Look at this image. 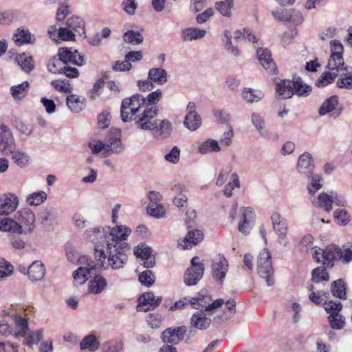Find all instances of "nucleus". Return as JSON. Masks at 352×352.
Here are the masks:
<instances>
[{
  "instance_id": "ea45409f",
  "label": "nucleus",
  "mask_w": 352,
  "mask_h": 352,
  "mask_svg": "<svg viewBox=\"0 0 352 352\" xmlns=\"http://www.w3.org/2000/svg\"><path fill=\"white\" fill-rule=\"evenodd\" d=\"M67 105L72 111L78 113L85 107V98L76 95H70L67 98Z\"/></svg>"
},
{
  "instance_id": "c9c22d12",
  "label": "nucleus",
  "mask_w": 352,
  "mask_h": 352,
  "mask_svg": "<svg viewBox=\"0 0 352 352\" xmlns=\"http://www.w3.org/2000/svg\"><path fill=\"white\" fill-rule=\"evenodd\" d=\"M148 78L152 82H155L158 85H164L167 80V73L165 69L162 68H151L148 71Z\"/></svg>"
},
{
  "instance_id": "7c9ffc66",
  "label": "nucleus",
  "mask_w": 352,
  "mask_h": 352,
  "mask_svg": "<svg viewBox=\"0 0 352 352\" xmlns=\"http://www.w3.org/2000/svg\"><path fill=\"white\" fill-rule=\"evenodd\" d=\"M206 31L197 28H188L181 32V38L184 42L192 41L204 38L206 35Z\"/></svg>"
},
{
  "instance_id": "6e6d98bb",
  "label": "nucleus",
  "mask_w": 352,
  "mask_h": 352,
  "mask_svg": "<svg viewBox=\"0 0 352 352\" xmlns=\"http://www.w3.org/2000/svg\"><path fill=\"white\" fill-rule=\"evenodd\" d=\"M234 3L228 2V1H220L215 3L216 10L223 16L230 18L232 16V9Z\"/></svg>"
},
{
  "instance_id": "dca6fc26",
  "label": "nucleus",
  "mask_w": 352,
  "mask_h": 352,
  "mask_svg": "<svg viewBox=\"0 0 352 352\" xmlns=\"http://www.w3.org/2000/svg\"><path fill=\"white\" fill-rule=\"evenodd\" d=\"M162 300V297H156L153 292L144 293L139 298L138 310L146 312L150 309H153L160 305Z\"/></svg>"
},
{
  "instance_id": "13d9d810",
  "label": "nucleus",
  "mask_w": 352,
  "mask_h": 352,
  "mask_svg": "<svg viewBox=\"0 0 352 352\" xmlns=\"http://www.w3.org/2000/svg\"><path fill=\"white\" fill-rule=\"evenodd\" d=\"M47 193L44 191L36 192L29 195L27 202L31 206H39L47 199Z\"/></svg>"
},
{
  "instance_id": "4c0bfd02",
  "label": "nucleus",
  "mask_w": 352,
  "mask_h": 352,
  "mask_svg": "<svg viewBox=\"0 0 352 352\" xmlns=\"http://www.w3.org/2000/svg\"><path fill=\"white\" fill-rule=\"evenodd\" d=\"M331 191L329 193H320L316 199L311 200L313 205L316 207L323 208L326 212L332 210V199Z\"/></svg>"
},
{
  "instance_id": "a18cd8bd",
  "label": "nucleus",
  "mask_w": 352,
  "mask_h": 352,
  "mask_svg": "<svg viewBox=\"0 0 352 352\" xmlns=\"http://www.w3.org/2000/svg\"><path fill=\"white\" fill-rule=\"evenodd\" d=\"M184 126L190 131L197 130L201 124V118L199 114L187 113L184 120Z\"/></svg>"
},
{
  "instance_id": "7ed1b4c3",
  "label": "nucleus",
  "mask_w": 352,
  "mask_h": 352,
  "mask_svg": "<svg viewBox=\"0 0 352 352\" xmlns=\"http://www.w3.org/2000/svg\"><path fill=\"white\" fill-rule=\"evenodd\" d=\"M94 255L96 261H91L85 256H83L78 259V262L80 263H87L86 267H78L73 274L74 280L78 284H83L85 283L88 280L89 276L91 277V274L96 269L104 267L106 256L104 254V249L101 245H96L95 247Z\"/></svg>"
},
{
  "instance_id": "4468645a",
  "label": "nucleus",
  "mask_w": 352,
  "mask_h": 352,
  "mask_svg": "<svg viewBox=\"0 0 352 352\" xmlns=\"http://www.w3.org/2000/svg\"><path fill=\"white\" fill-rule=\"evenodd\" d=\"M187 331L186 326H181L175 329L168 328L162 333V339L164 343L177 344L184 340Z\"/></svg>"
},
{
  "instance_id": "39448f33",
  "label": "nucleus",
  "mask_w": 352,
  "mask_h": 352,
  "mask_svg": "<svg viewBox=\"0 0 352 352\" xmlns=\"http://www.w3.org/2000/svg\"><path fill=\"white\" fill-rule=\"evenodd\" d=\"M114 133L111 131V134L105 142L100 140H93L89 143V147L92 149L93 153L103 152L104 156H109L113 153H120L122 151V144L120 138V132L115 129Z\"/></svg>"
},
{
  "instance_id": "3c124183",
  "label": "nucleus",
  "mask_w": 352,
  "mask_h": 352,
  "mask_svg": "<svg viewBox=\"0 0 352 352\" xmlns=\"http://www.w3.org/2000/svg\"><path fill=\"white\" fill-rule=\"evenodd\" d=\"M14 272L13 265L3 258H0V282L11 276Z\"/></svg>"
},
{
  "instance_id": "473e14b6",
  "label": "nucleus",
  "mask_w": 352,
  "mask_h": 352,
  "mask_svg": "<svg viewBox=\"0 0 352 352\" xmlns=\"http://www.w3.org/2000/svg\"><path fill=\"white\" fill-rule=\"evenodd\" d=\"M308 290L310 292L309 298L316 305L323 303L324 298L329 295L327 290L320 289L314 284L308 287Z\"/></svg>"
},
{
  "instance_id": "f03ea898",
  "label": "nucleus",
  "mask_w": 352,
  "mask_h": 352,
  "mask_svg": "<svg viewBox=\"0 0 352 352\" xmlns=\"http://www.w3.org/2000/svg\"><path fill=\"white\" fill-rule=\"evenodd\" d=\"M313 258L317 263L322 262L327 267L333 266L336 260L342 259L343 263H349L352 260V250L346 249L344 252L337 245L331 244L327 245L325 249L318 247L314 248Z\"/></svg>"
},
{
  "instance_id": "0e129e2a",
  "label": "nucleus",
  "mask_w": 352,
  "mask_h": 352,
  "mask_svg": "<svg viewBox=\"0 0 352 352\" xmlns=\"http://www.w3.org/2000/svg\"><path fill=\"white\" fill-rule=\"evenodd\" d=\"M10 154H12V158L19 166L22 168L28 164L29 156L25 153L13 151Z\"/></svg>"
},
{
  "instance_id": "bb28decb",
  "label": "nucleus",
  "mask_w": 352,
  "mask_h": 352,
  "mask_svg": "<svg viewBox=\"0 0 352 352\" xmlns=\"http://www.w3.org/2000/svg\"><path fill=\"white\" fill-rule=\"evenodd\" d=\"M172 131V124L166 120H155V124L153 131V135L157 138H166Z\"/></svg>"
},
{
  "instance_id": "09e8293b",
  "label": "nucleus",
  "mask_w": 352,
  "mask_h": 352,
  "mask_svg": "<svg viewBox=\"0 0 352 352\" xmlns=\"http://www.w3.org/2000/svg\"><path fill=\"white\" fill-rule=\"evenodd\" d=\"M240 188L239 177L237 173H234L230 177V182L227 184L223 190V195L227 197H231L233 195L232 190L234 188Z\"/></svg>"
},
{
  "instance_id": "338daca9",
  "label": "nucleus",
  "mask_w": 352,
  "mask_h": 352,
  "mask_svg": "<svg viewBox=\"0 0 352 352\" xmlns=\"http://www.w3.org/2000/svg\"><path fill=\"white\" fill-rule=\"evenodd\" d=\"M51 85L57 91L63 93H69L72 91V87L67 80H54L51 82Z\"/></svg>"
},
{
  "instance_id": "c85d7f7f",
  "label": "nucleus",
  "mask_w": 352,
  "mask_h": 352,
  "mask_svg": "<svg viewBox=\"0 0 352 352\" xmlns=\"http://www.w3.org/2000/svg\"><path fill=\"white\" fill-rule=\"evenodd\" d=\"M66 25L74 33L76 36L85 37V23L84 20L78 16H71L67 20Z\"/></svg>"
},
{
  "instance_id": "f704fd0d",
  "label": "nucleus",
  "mask_w": 352,
  "mask_h": 352,
  "mask_svg": "<svg viewBox=\"0 0 352 352\" xmlns=\"http://www.w3.org/2000/svg\"><path fill=\"white\" fill-rule=\"evenodd\" d=\"M107 286V282L104 277L101 275H96L89 282V292L93 294L101 293Z\"/></svg>"
},
{
  "instance_id": "f257e3e1",
  "label": "nucleus",
  "mask_w": 352,
  "mask_h": 352,
  "mask_svg": "<svg viewBox=\"0 0 352 352\" xmlns=\"http://www.w3.org/2000/svg\"><path fill=\"white\" fill-rule=\"evenodd\" d=\"M131 232V229L125 226H117L113 228H91L85 231V235L95 244V247H102L108 265L113 270H118L127 261L125 252L128 244L126 241Z\"/></svg>"
},
{
  "instance_id": "1a4fd4ad",
  "label": "nucleus",
  "mask_w": 352,
  "mask_h": 352,
  "mask_svg": "<svg viewBox=\"0 0 352 352\" xmlns=\"http://www.w3.org/2000/svg\"><path fill=\"white\" fill-rule=\"evenodd\" d=\"M189 301L195 309H200V311L204 310L207 312L220 307L224 302V300L221 298L211 302L212 299L210 296L202 294H199L197 297L192 298Z\"/></svg>"
},
{
  "instance_id": "f8f14e48",
  "label": "nucleus",
  "mask_w": 352,
  "mask_h": 352,
  "mask_svg": "<svg viewBox=\"0 0 352 352\" xmlns=\"http://www.w3.org/2000/svg\"><path fill=\"white\" fill-rule=\"evenodd\" d=\"M60 60L65 64L72 63L78 66L83 65L85 63L84 56L77 50H73L72 48H60L58 53Z\"/></svg>"
},
{
  "instance_id": "423d86ee",
  "label": "nucleus",
  "mask_w": 352,
  "mask_h": 352,
  "mask_svg": "<svg viewBox=\"0 0 352 352\" xmlns=\"http://www.w3.org/2000/svg\"><path fill=\"white\" fill-rule=\"evenodd\" d=\"M144 106L143 96L141 94H135L131 98L122 100L121 104V118L124 122H129L138 118L137 113Z\"/></svg>"
},
{
  "instance_id": "bf43d9fd",
  "label": "nucleus",
  "mask_w": 352,
  "mask_h": 352,
  "mask_svg": "<svg viewBox=\"0 0 352 352\" xmlns=\"http://www.w3.org/2000/svg\"><path fill=\"white\" fill-rule=\"evenodd\" d=\"M328 320L331 327L333 329H342L345 324L344 317L340 314H330L328 317Z\"/></svg>"
},
{
  "instance_id": "412c9836",
  "label": "nucleus",
  "mask_w": 352,
  "mask_h": 352,
  "mask_svg": "<svg viewBox=\"0 0 352 352\" xmlns=\"http://www.w3.org/2000/svg\"><path fill=\"white\" fill-rule=\"evenodd\" d=\"M24 229L17 223L16 219L7 217H0V231L11 234H23Z\"/></svg>"
},
{
  "instance_id": "9d476101",
  "label": "nucleus",
  "mask_w": 352,
  "mask_h": 352,
  "mask_svg": "<svg viewBox=\"0 0 352 352\" xmlns=\"http://www.w3.org/2000/svg\"><path fill=\"white\" fill-rule=\"evenodd\" d=\"M17 223L24 229V233L30 234L35 228L34 213L28 208H23L19 210L15 216Z\"/></svg>"
},
{
  "instance_id": "de8ad7c7",
  "label": "nucleus",
  "mask_w": 352,
  "mask_h": 352,
  "mask_svg": "<svg viewBox=\"0 0 352 352\" xmlns=\"http://www.w3.org/2000/svg\"><path fill=\"white\" fill-rule=\"evenodd\" d=\"M100 342L94 335L85 336L80 343V348L82 350L89 349V351H96L98 349Z\"/></svg>"
},
{
  "instance_id": "5fc2aeb1",
  "label": "nucleus",
  "mask_w": 352,
  "mask_h": 352,
  "mask_svg": "<svg viewBox=\"0 0 352 352\" xmlns=\"http://www.w3.org/2000/svg\"><path fill=\"white\" fill-rule=\"evenodd\" d=\"M243 98L248 103L256 102L263 97L261 92L250 88H245L242 93Z\"/></svg>"
},
{
  "instance_id": "6e6552de",
  "label": "nucleus",
  "mask_w": 352,
  "mask_h": 352,
  "mask_svg": "<svg viewBox=\"0 0 352 352\" xmlns=\"http://www.w3.org/2000/svg\"><path fill=\"white\" fill-rule=\"evenodd\" d=\"M272 14L275 19L295 25L301 24L304 21L302 12L295 8L276 9L272 11Z\"/></svg>"
},
{
  "instance_id": "e2e57ef3",
  "label": "nucleus",
  "mask_w": 352,
  "mask_h": 352,
  "mask_svg": "<svg viewBox=\"0 0 352 352\" xmlns=\"http://www.w3.org/2000/svg\"><path fill=\"white\" fill-rule=\"evenodd\" d=\"M221 150L217 141L214 140H207L199 146V151L205 154L210 151H219Z\"/></svg>"
},
{
  "instance_id": "b1692460",
  "label": "nucleus",
  "mask_w": 352,
  "mask_h": 352,
  "mask_svg": "<svg viewBox=\"0 0 352 352\" xmlns=\"http://www.w3.org/2000/svg\"><path fill=\"white\" fill-rule=\"evenodd\" d=\"M241 220L239 223L238 230L240 232L248 234L250 233L252 226L250 221L254 218V213L250 207L242 208Z\"/></svg>"
},
{
  "instance_id": "49530a36",
  "label": "nucleus",
  "mask_w": 352,
  "mask_h": 352,
  "mask_svg": "<svg viewBox=\"0 0 352 352\" xmlns=\"http://www.w3.org/2000/svg\"><path fill=\"white\" fill-rule=\"evenodd\" d=\"M338 104V98L337 96H333L324 100L319 109L318 113L320 116L331 112Z\"/></svg>"
},
{
  "instance_id": "a211bd4d",
  "label": "nucleus",
  "mask_w": 352,
  "mask_h": 352,
  "mask_svg": "<svg viewBox=\"0 0 352 352\" xmlns=\"http://www.w3.org/2000/svg\"><path fill=\"white\" fill-rule=\"evenodd\" d=\"M152 250L145 243H140L134 250V254L143 261L145 268H151L155 265V258L151 256Z\"/></svg>"
},
{
  "instance_id": "864d4df0",
  "label": "nucleus",
  "mask_w": 352,
  "mask_h": 352,
  "mask_svg": "<svg viewBox=\"0 0 352 352\" xmlns=\"http://www.w3.org/2000/svg\"><path fill=\"white\" fill-rule=\"evenodd\" d=\"M158 113V109L156 107H151L144 109L140 115H138V118L134 120L137 122H148L154 120L153 119Z\"/></svg>"
},
{
  "instance_id": "0eeeda50",
  "label": "nucleus",
  "mask_w": 352,
  "mask_h": 352,
  "mask_svg": "<svg viewBox=\"0 0 352 352\" xmlns=\"http://www.w3.org/2000/svg\"><path fill=\"white\" fill-rule=\"evenodd\" d=\"M271 258V254L267 249L262 250L257 258L258 274L265 280L267 286L273 285L275 282Z\"/></svg>"
},
{
  "instance_id": "e433bc0d",
  "label": "nucleus",
  "mask_w": 352,
  "mask_h": 352,
  "mask_svg": "<svg viewBox=\"0 0 352 352\" xmlns=\"http://www.w3.org/2000/svg\"><path fill=\"white\" fill-rule=\"evenodd\" d=\"M223 38L222 39L224 43V48L228 53L233 56L239 57L241 55L239 49L233 45L232 42V35L228 30H224L223 32Z\"/></svg>"
},
{
  "instance_id": "393cba45",
  "label": "nucleus",
  "mask_w": 352,
  "mask_h": 352,
  "mask_svg": "<svg viewBox=\"0 0 352 352\" xmlns=\"http://www.w3.org/2000/svg\"><path fill=\"white\" fill-rule=\"evenodd\" d=\"M12 40L16 45L21 46L25 44H32L35 42L36 38L28 29L20 28L14 31Z\"/></svg>"
},
{
  "instance_id": "c756f323",
  "label": "nucleus",
  "mask_w": 352,
  "mask_h": 352,
  "mask_svg": "<svg viewBox=\"0 0 352 352\" xmlns=\"http://www.w3.org/2000/svg\"><path fill=\"white\" fill-rule=\"evenodd\" d=\"M190 323L197 329L205 330L210 327L211 320L206 316L203 311H199L192 316Z\"/></svg>"
},
{
  "instance_id": "a878e982",
  "label": "nucleus",
  "mask_w": 352,
  "mask_h": 352,
  "mask_svg": "<svg viewBox=\"0 0 352 352\" xmlns=\"http://www.w3.org/2000/svg\"><path fill=\"white\" fill-rule=\"evenodd\" d=\"M252 124L256 129L259 135L267 140L271 139L272 133L267 128V124L263 117L256 113H253L251 116Z\"/></svg>"
},
{
  "instance_id": "cd10ccee",
  "label": "nucleus",
  "mask_w": 352,
  "mask_h": 352,
  "mask_svg": "<svg viewBox=\"0 0 352 352\" xmlns=\"http://www.w3.org/2000/svg\"><path fill=\"white\" fill-rule=\"evenodd\" d=\"M27 274L32 281L41 280L45 274V269L41 261H34L28 267Z\"/></svg>"
},
{
  "instance_id": "9b49d317",
  "label": "nucleus",
  "mask_w": 352,
  "mask_h": 352,
  "mask_svg": "<svg viewBox=\"0 0 352 352\" xmlns=\"http://www.w3.org/2000/svg\"><path fill=\"white\" fill-rule=\"evenodd\" d=\"M15 150V141L8 126L0 125V151L6 155Z\"/></svg>"
},
{
  "instance_id": "69168bd1",
  "label": "nucleus",
  "mask_w": 352,
  "mask_h": 352,
  "mask_svg": "<svg viewBox=\"0 0 352 352\" xmlns=\"http://www.w3.org/2000/svg\"><path fill=\"white\" fill-rule=\"evenodd\" d=\"M309 178H311V182L307 186L309 194L314 195L316 192L322 188L320 184L321 176L317 174H312Z\"/></svg>"
},
{
  "instance_id": "37998d69",
  "label": "nucleus",
  "mask_w": 352,
  "mask_h": 352,
  "mask_svg": "<svg viewBox=\"0 0 352 352\" xmlns=\"http://www.w3.org/2000/svg\"><path fill=\"white\" fill-rule=\"evenodd\" d=\"M331 292L332 295L340 299L346 298V287L342 279H338L331 283Z\"/></svg>"
},
{
  "instance_id": "603ef678",
  "label": "nucleus",
  "mask_w": 352,
  "mask_h": 352,
  "mask_svg": "<svg viewBox=\"0 0 352 352\" xmlns=\"http://www.w3.org/2000/svg\"><path fill=\"white\" fill-rule=\"evenodd\" d=\"M28 87L29 82L24 81L19 85L12 86L10 89V91L15 99H21L27 94Z\"/></svg>"
},
{
  "instance_id": "4be33fe9",
  "label": "nucleus",
  "mask_w": 352,
  "mask_h": 352,
  "mask_svg": "<svg viewBox=\"0 0 352 352\" xmlns=\"http://www.w3.org/2000/svg\"><path fill=\"white\" fill-rule=\"evenodd\" d=\"M326 68L328 69L330 72L336 74L337 77L339 74L340 75L342 73H344L352 69L345 65L343 56H337V55H336V56H329Z\"/></svg>"
},
{
  "instance_id": "5701e85b",
  "label": "nucleus",
  "mask_w": 352,
  "mask_h": 352,
  "mask_svg": "<svg viewBox=\"0 0 352 352\" xmlns=\"http://www.w3.org/2000/svg\"><path fill=\"white\" fill-rule=\"evenodd\" d=\"M204 265H199L198 267H188L184 276V281L188 286H193L203 277Z\"/></svg>"
},
{
  "instance_id": "2f4dec72",
  "label": "nucleus",
  "mask_w": 352,
  "mask_h": 352,
  "mask_svg": "<svg viewBox=\"0 0 352 352\" xmlns=\"http://www.w3.org/2000/svg\"><path fill=\"white\" fill-rule=\"evenodd\" d=\"M204 234L201 231L199 230H190L183 240L182 243L179 245L182 246L183 249L192 248L193 245H197L203 240Z\"/></svg>"
},
{
  "instance_id": "a19ab883",
  "label": "nucleus",
  "mask_w": 352,
  "mask_h": 352,
  "mask_svg": "<svg viewBox=\"0 0 352 352\" xmlns=\"http://www.w3.org/2000/svg\"><path fill=\"white\" fill-rule=\"evenodd\" d=\"M16 60L25 73H30L34 68L33 58L25 53L16 56Z\"/></svg>"
},
{
  "instance_id": "58836bf2",
  "label": "nucleus",
  "mask_w": 352,
  "mask_h": 352,
  "mask_svg": "<svg viewBox=\"0 0 352 352\" xmlns=\"http://www.w3.org/2000/svg\"><path fill=\"white\" fill-rule=\"evenodd\" d=\"M325 267L327 268L323 265L322 267H316L311 272V281L314 283V285L317 287L320 283L323 281L328 282L329 280V275Z\"/></svg>"
},
{
  "instance_id": "20e7f679",
  "label": "nucleus",
  "mask_w": 352,
  "mask_h": 352,
  "mask_svg": "<svg viewBox=\"0 0 352 352\" xmlns=\"http://www.w3.org/2000/svg\"><path fill=\"white\" fill-rule=\"evenodd\" d=\"M276 94L284 99L291 98L294 94L298 96H307L311 91L310 86L303 83L298 77L294 80H284L276 85Z\"/></svg>"
},
{
  "instance_id": "f3484780",
  "label": "nucleus",
  "mask_w": 352,
  "mask_h": 352,
  "mask_svg": "<svg viewBox=\"0 0 352 352\" xmlns=\"http://www.w3.org/2000/svg\"><path fill=\"white\" fill-rule=\"evenodd\" d=\"M271 220L274 230L279 235L280 243L285 246L287 244L285 240L287 230V221L278 212H274L272 214Z\"/></svg>"
},
{
  "instance_id": "ddd939ff",
  "label": "nucleus",
  "mask_w": 352,
  "mask_h": 352,
  "mask_svg": "<svg viewBox=\"0 0 352 352\" xmlns=\"http://www.w3.org/2000/svg\"><path fill=\"white\" fill-rule=\"evenodd\" d=\"M227 260L221 255L216 256L212 261V274L216 281L222 283L228 272Z\"/></svg>"
},
{
  "instance_id": "aec40b11",
  "label": "nucleus",
  "mask_w": 352,
  "mask_h": 352,
  "mask_svg": "<svg viewBox=\"0 0 352 352\" xmlns=\"http://www.w3.org/2000/svg\"><path fill=\"white\" fill-rule=\"evenodd\" d=\"M297 169L306 177H309L313 174L314 164L310 153L305 152L298 157Z\"/></svg>"
},
{
  "instance_id": "8fccbe9b",
  "label": "nucleus",
  "mask_w": 352,
  "mask_h": 352,
  "mask_svg": "<svg viewBox=\"0 0 352 352\" xmlns=\"http://www.w3.org/2000/svg\"><path fill=\"white\" fill-rule=\"evenodd\" d=\"M337 86L339 88L346 89H352V69L340 74V77L337 80Z\"/></svg>"
},
{
  "instance_id": "79ce46f5",
  "label": "nucleus",
  "mask_w": 352,
  "mask_h": 352,
  "mask_svg": "<svg viewBox=\"0 0 352 352\" xmlns=\"http://www.w3.org/2000/svg\"><path fill=\"white\" fill-rule=\"evenodd\" d=\"M38 217L43 225H48L50 223L56 219V210L53 207L45 208L39 213Z\"/></svg>"
},
{
  "instance_id": "6ab92c4d",
  "label": "nucleus",
  "mask_w": 352,
  "mask_h": 352,
  "mask_svg": "<svg viewBox=\"0 0 352 352\" xmlns=\"http://www.w3.org/2000/svg\"><path fill=\"white\" fill-rule=\"evenodd\" d=\"M256 55L260 63L269 74H274L276 71V65L272 58L271 52L267 48H258Z\"/></svg>"
},
{
  "instance_id": "774afa93",
  "label": "nucleus",
  "mask_w": 352,
  "mask_h": 352,
  "mask_svg": "<svg viewBox=\"0 0 352 352\" xmlns=\"http://www.w3.org/2000/svg\"><path fill=\"white\" fill-rule=\"evenodd\" d=\"M139 280L142 285L150 287L155 282V276L151 271L145 270L139 275Z\"/></svg>"
},
{
  "instance_id": "4d7b16f0",
  "label": "nucleus",
  "mask_w": 352,
  "mask_h": 352,
  "mask_svg": "<svg viewBox=\"0 0 352 352\" xmlns=\"http://www.w3.org/2000/svg\"><path fill=\"white\" fill-rule=\"evenodd\" d=\"M337 78L336 74L331 73L329 71L324 72L316 81V85L318 87H324L329 84L332 83Z\"/></svg>"
},
{
  "instance_id": "2eb2a0df",
  "label": "nucleus",
  "mask_w": 352,
  "mask_h": 352,
  "mask_svg": "<svg viewBox=\"0 0 352 352\" xmlns=\"http://www.w3.org/2000/svg\"><path fill=\"white\" fill-rule=\"evenodd\" d=\"M19 206L18 197L12 193H5L0 196V215H9Z\"/></svg>"
},
{
  "instance_id": "c03bdc74",
  "label": "nucleus",
  "mask_w": 352,
  "mask_h": 352,
  "mask_svg": "<svg viewBox=\"0 0 352 352\" xmlns=\"http://www.w3.org/2000/svg\"><path fill=\"white\" fill-rule=\"evenodd\" d=\"M123 41L133 45H140L144 41L142 34L138 31L128 30L123 34Z\"/></svg>"
},
{
  "instance_id": "052dcab7",
  "label": "nucleus",
  "mask_w": 352,
  "mask_h": 352,
  "mask_svg": "<svg viewBox=\"0 0 352 352\" xmlns=\"http://www.w3.org/2000/svg\"><path fill=\"white\" fill-rule=\"evenodd\" d=\"M333 217L338 223L342 226H346L351 221V215L345 209H338L333 212Z\"/></svg>"
},
{
  "instance_id": "72a5a7b5",
  "label": "nucleus",
  "mask_w": 352,
  "mask_h": 352,
  "mask_svg": "<svg viewBox=\"0 0 352 352\" xmlns=\"http://www.w3.org/2000/svg\"><path fill=\"white\" fill-rule=\"evenodd\" d=\"M16 331L14 333L15 338L24 337L29 330L28 320L19 314L12 316Z\"/></svg>"
},
{
  "instance_id": "680f3d73",
  "label": "nucleus",
  "mask_w": 352,
  "mask_h": 352,
  "mask_svg": "<svg viewBox=\"0 0 352 352\" xmlns=\"http://www.w3.org/2000/svg\"><path fill=\"white\" fill-rule=\"evenodd\" d=\"M138 5L136 0H123L120 8L126 14L133 16L138 9Z\"/></svg>"
}]
</instances>
